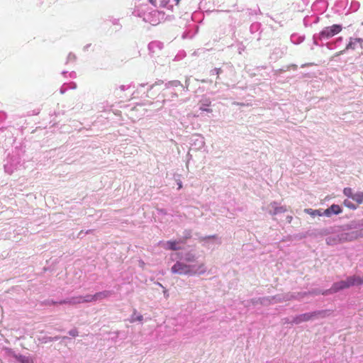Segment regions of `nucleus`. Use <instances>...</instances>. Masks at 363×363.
<instances>
[{
	"mask_svg": "<svg viewBox=\"0 0 363 363\" xmlns=\"http://www.w3.org/2000/svg\"><path fill=\"white\" fill-rule=\"evenodd\" d=\"M200 109L203 111H207V112H211L212 110L211 109H209V108H207L206 107H203V106H201L200 107Z\"/></svg>",
	"mask_w": 363,
	"mask_h": 363,
	"instance_id": "20",
	"label": "nucleus"
},
{
	"mask_svg": "<svg viewBox=\"0 0 363 363\" xmlns=\"http://www.w3.org/2000/svg\"><path fill=\"white\" fill-rule=\"evenodd\" d=\"M352 199L357 203L360 204L363 202V192H357L352 196Z\"/></svg>",
	"mask_w": 363,
	"mask_h": 363,
	"instance_id": "12",
	"label": "nucleus"
},
{
	"mask_svg": "<svg viewBox=\"0 0 363 363\" xmlns=\"http://www.w3.org/2000/svg\"><path fill=\"white\" fill-rule=\"evenodd\" d=\"M344 281L347 285V287L350 288V286L363 284V277H361L355 275L349 277L345 280H344Z\"/></svg>",
	"mask_w": 363,
	"mask_h": 363,
	"instance_id": "6",
	"label": "nucleus"
},
{
	"mask_svg": "<svg viewBox=\"0 0 363 363\" xmlns=\"http://www.w3.org/2000/svg\"><path fill=\"white\" fill-rule=\"evenodd\" d=\"M179 1H180V0H175V1H176V3H177V4H179Z\"/></svg>",
	"mask_w": 363,
	"mask_h": 363,
	"instance_id": "25",
	"label": "nucleus"
},
{
	"mask_svg": "<svg viewBox=\"0 0 363 363\" xmlns=\"http://www.w3.org/2000/svg\"><path fill=\"white\" fill-rule=\"evenodd\" d=\"M164 12L155 9L145 14L144 20L152 26H157L164 19Z\"/></svg>",
	"mask_w": 363,
	"mask_h": 363,
	"instance_id": "2",
	"label": "nucleus"
},
{
	"mask_svg": "<svg viewBox=\"0 0 363 363\" xmlns=\"http://www.w3.org/2000/svg\"><path fill=\"white\" fill-rule=\"evenodd\" d=\"M343 203L348 208L353 209V210L357 208V206H355L353 203H352L350 201H349L347 199L345 200Z\"/></svg>",
	"mask_w": 363,
	"mask_h": 363,
	"instance_id": "15",
	"label": "nucleus"
},
{
	"mask_svg": "<svg viewBox=\"0 0 363 363\" xmlns=\"http://www.w3.org/2000/svg\"><path fill=\"white\" fill-rule=\"evenodd\" d=\"M169 3V0H159L158 7L164 8Z\"/></svg>",
	"mask_w": 363,
	"mask_h": 363,
	"instance_id": "18",
	"label": "nucleus"
},
{
	"mask_svg": "<svg viewBox=\"0 0 363 363\" xmlns=\"http://www.w3.org/2000/svg\"><path fill=\"white\" fill-rule=\"evenodd\" d=\"M342 53H343V51H340L338 55H340V54H342Z\"/></svg>",
	"mask_w": 363,
	"mask_h": 363,
	"instance_id": "26",
	"label": "nucleus"
},
{
	"mask_svg": "<svg viewBox=\"0 0 363 363\" xmlns=\"http://www.w3.org/2000/svg\"><path fill=\"white\" fill-rule=\"evenodd\" d=\"M347 289L344 280L335 283L330 289L332 292H337L340 290Z\"/></svg>",
	"mask_w": 363,
	"mask_h": 363,
	"instance_id": "9",
	"label": "nucleus"
},
{
	"mask_svg": "<svg viewBox=\"0 0 363 363\" xmlns=\"http://www.w3.org/2000/svg\"><path fill=\"white\" fill-rule=\"evenodd\" d=\"M304 211L311 215V216H324L323 215V213H321L320 210H313L312 208H306L304 210Z\"/></svg>",
	"mask_w": 363,
	"mask_h": 363,
	"instance_id": "11",
	"label": "nucleus"
},
{
	"mask_svg": "<svg viewBox=\"0 0 363 363\" xmlns=\"http://www.w3.org/2000/svg\"><path fill=\"white\" fill-rule=\"evenodd\" d=\"M112 294L110 291H103L100 292H97L94 295H91V297H88L91 301H96L99 300H102L109 297Z\"/></svg>",
	"mask_w": 363,
	"mask_h": 363,
	"instance_id": "8",
	"label": "nucleus"
},
{
	"mask_svg": "<svg viewBox=\"0 0 363 363\" xmlns=\"http://www.w3.org/2000/svg\"><path fill=\"white\" fill-rule=\"evenodd\" d=\"M177 244H178V242H177L175 240H169V241H167V245H168V249L172 250H177L180 249V247H179L177 246Z\"/></svg>",
	"mask_w": 363,
	"mask_h": 363,
	"instance_id": "14",
	"label": "nucleus"
},
{
	"mask_svg": "<svg viewBox=\"0 0 363 363\" xmlns=\"http://www.w3.org/2000/svg\"><path fill=\"white\" fill-rule=\"evenodd\" d=\"M186 260H187L188 262H191V261H193V260H194V256H192L191 257H187V258H186Z\"/></svg>",
	"mask_w": 363,
	"mask_h": 363,
	"instance_id": "22",
	"label": "nucleus"
},
{
	"mask_svg": "<svg viewBox=\"0 0 363 363\" xmlns=\"http://www.w3.org/2000/svg\"><path fill=\"white\" fill-rule=\"evenodd\" d=\"M14 358L21 363H33L32 358L29 356L22 354H14Z\"/></svg>",
	"mask_w": 363,
	"mask_h": 363,
	"instance_id": "10",
	"label": "nucleus"
},
{
	"mask_svg": "<svg viewBox=\"0 0 363 363\" xmlns=\"http://www.w3.org/2000/svg\"><path fill=\"white\" fill-rule=\"evenodd\" d=\"M362 39L361 38H354V39H352L350 43L347 44V45L346 46V50H349V49H354V45L356 43H362Z\"/></svg>",
	"mask_w": 363,
	"mask_h": 363,
	"instance_id": "13",
	"label": "nucleus"
},
{
	"mask_svg": "<svg viewBox=\"0 0 363 363\" xmlns=\"http://www.w3.org/2000/svg\"><path fill=\"white\" fill-rule=\"evenodd\" d=\"M150 3L155 7H158L157 0H150Z\"/></svg>",
	"mask_w": 363,
	"mask_h": 363,
	"instance_id": "19",
	"label": "nucleus"
},
{
	"mask_svg": "<svg viewBox=\"0 0 363 363\" xmlns=\"http://www.w3.org/2000/svg\"><path fill=\"white\" fill-rule=\"evenodd\" d=\"M191 238V235H190V233L188 234V235L186 237V239Z\"/></svg>",
	"mask_w": 363,
	"mask_h": 363,
	"instance_id": "23",
	"label": "nucleus"
},
{
	"mask_svg": "<svg viewBox=\"0 0 363 363\" xmlns=\"http://www.w3.org/2000/svg\"><path fill=\"white\" fill-rule=\"evenodd\" d=\"M182 187V184H181V183H179V189H181Z\"/></svg>",
	"mask_w": 363,
	"mask_h": 363,
	"instance_id": "24",
	"label": "nucleus"
},
{
	"mask_svg": "<svg viewBox=\"0 0 363 363\" xmlns=\"http://www.w3.org/2000/svg\"><path fill=\"white\" fill-rule=\"evenodd\" d=\"M340 213H342V208L339 205L337 204H333L329 208L325 209L323 212V215L330 217L333 214L338 215Z\"/></svg>",
	"mask_w": 363,
	"mask_h": 363,
	"instance_id": "7",
	"label": "nucleus"
},
{
	"mask_svg": "<svg viewBox=\"0 0 363 363\" xmlns=\"http://www.w3.org/2000/svg\"><path fill=\"white\" fill-rule=\"evenodd\" d=\"M88 297H91V294H87L86 296H79L69 298V300H63L60 302V304H72L76 305L82 303H89L92 302L91 299Z\"/></svg>",
	"mask_w": 363,
	"mask_h": 363,
	"instance_id": "4",
	"label": "nucleus"
},
{
	"mask_svg": "<svg viewBox=\"0 0 363 363\" xmlns=\"http://www.w3.org/2000/svg\"><path fill=\"white\" fill-rule=\"evenodd\" d=\"M172 272L174 274H188L191 273V267L183 262H177L172 266Z\"/></svg>",
	"mask_w": 363,
	"mask_h": 363,
	"instance_id": "5",
	"label": "nucleus"
},
{
	"mask_svg": "<svg viewBox=\"0 0 363 363\" xmlns=\"http://www.w3.org/2000/svg\"><path fill=\"white\" fill-rule=\"evenodd\" d=\"M343 193L345 196H347V197H350L352 199V196L354 195L351 188H345L343 190Z\"/></svg>",
	"mask_w": 363,
	"mask_h": 363,
	"instance_id": "17",
	"label": "nucleus"
},
{
	"mask_svg": "<svg viewBox=\"0 0 363 363\" xmlns=\"http://www.w3.org/2000/svg\"><path fill=\"white\" fill-rule=\"evenodd\" d=\"M326 313V311H318L311 313H303L294 318L293 322L296 324H299L302 322H306L311 320H313L319 316L323 317L325 315Z\"/></svg>",
	"mask_w": 363,
	"mask_h": 363,
	"instance_id": "1",
	"label": "nucleus"
},
{
	"mask_svg": "<svg viewBox=\"0 0 363 363\" xmlns=\"http://www.w3.org/2000/svg\"><path fill=\"white\" fill-rule=\"evenodd\" d=\"M342 30V27L340 25L334 24L331 26L325 27L320 32V35L323 38H331L335 35L339 33Z\"/></svg>",
	"mask_w": 363,
	"mask_h": 363,
	"instance_id": "3",
	"label": "nucleus"
},
{
	"mask_svg": "<svg viewBox=\"0 0 363 363\" xmlns=\"http://www.w3.org/2000/svg\"><path fill=\"white\" fill-rule=\"evenodd\" d=\"M69 334L71 335H72V336H76L77 335V332L76 331H70Z\"/></svg>",
	"mask_w": 363,
	"mask_h": 363,
	"instance_id": "21",
	"label": "nucleus"
},
{
	"mask_svg": "<svg viewBox=\"0 0 363 363\" xmlns=\"http://www.w3.org/2000/svg\"><path fill=\"white\" fill-rule=\"evenodd\" d=\"M286 211V209L284 206L275 207L273 214L275 215V214H277V213H284Z\"/></svg>",
	"mask_w": 363,
	"mask_h": 363,
	"instance_id": "16",
	"label": "nucleus"
}]
</instances>
